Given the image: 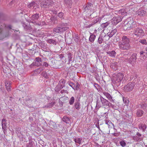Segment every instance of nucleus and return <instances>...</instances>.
<instances>
[{
    "label": "nucleus",
    "mask_w": 147,
    "mask_h": 147,
    "mask_svg": "<svg viewBox=\"0 0 147 147\" xmlns=\"http://www.w3.org/2000/svg\"><path fill=\"white\" fill-rule=\"evenodd\" d=\"M5 15L3 13L0 12V22L2 20H5Z\"/></svg>",
    "instance_id": "e433bc0d"
},
{
    "label": "nucleus",
    "mask_w": 147,
    "mask_h": 147,
    "mask_svg": "<svg viewBox=\"0 0 147 147\" xmlns=\"http://www.w3.org/2000/svg\"><path fill=\"white\" fill-rule=\"evenodd\" d=\"M58 27H59L61 28H63V31H65L69 29V27H67V23H60L58 25Z\"/></svg>",
    "instance_id": "f8f14e48"
},
{
    "label": "nucleus",
    "mask_w": 147,
    "mask_h": 147,
    "mask_svg": "<svg viewBox=\"0 0 147 147\" xmlns=\"http://www.w3.org/2000/svg\"><path fill=\"white\" fill-rule=\"evenodd\" d=\"M117 30L116 29H115L113 30H112L111 32L112 34L114 35L117 32Z\"/></svg>",
    "instance_id": "e2e57ef3"
},
{
    "label": "nucleus",
    "mask_w": 147,
    "mask_h": 147,
    "mask_svg": "<svg viewBox=\"0 0 147 147\" xmlns=\"http://www.w3.org/2000/svg\"><path fill=\"white\" fill-rule=\"evenodd\" d=\"M101 20V18H100L98 17L96 19H94L93 21L94 24H95L97 23H100Z\"/></svg>",
    "instance_id": "c03bdc74"
},
{
    "label": "nucleus",
    "mask_w": 147,
    "mask_h": 147,
    "mask_svg": "<svg viewBox=\"0 0 147 147\" xmlns=\"http://www.w3.org/2000/svg\"><path fill=\"white\" fill-rule=\"evenodd\" d=\"M135 35L137 36H141L144 35V32L142 29L137 27L134 31Z\"/></svg>",
    "instance_id": "9d476101"
},
{
    "label": "nucleus",
    "mask_w": 147,
    "mask_h": 147,
    "mask_svg": "<svg viewBox=\"0 0 147 147\" xmlns=\"http://www.w3.org/2000/svg\"><path fill=\"white\" fill-rule=\"evenodd\" d=\"M141 56L142 57H143L144 58H146L147 57V53L143 51H142L140 53Z\"/></svg>",
    "instance_id": "c9c22d12"
},
{
    "label": "nucleus",
    "mask_w": 147,
    "mask_h": 147,
    "mask_svg": "<svg viewBox=\"0 0 147 147\" xmlns=\"http://www.w3.org/2000/svg\"><path fill=\"white\" fill-rule=\"evenodd\" d=\"M102 102H96V107L99 108L102 106Z\"/></svg>",
    "instance_id": "37998d69"
},
{
    "label": "nucleus",
    "mask_w": 147,
    "mask_h": 147,
    "mask_svg": "<svg viewBox=\"0 0 147 147\" xmlns=\"http://www.w3.org/2000/svg\"><path fill=\"white\" fill-rule=\"evenodd\" d=\"M109 34L107 36H105V37H107V38L108 39V40H109V38L113 36V35L112 34V33L111 32L110 33H109Z\"/></svg>",
    "instance_id": "864d4df0"
},
{
    "label": "nucleus",
    "mask_w": 147,
    "mask_h": 147,
    "mask_svg": "<svg viewBox=\"0 0 147 147\" xmlns=\"http://www.w3.org/2000/svg\"><path fill=\"white\" fill-rule=\"evenodd\" d=\"M94 86L95 88L98 90H99L100 88V86L97 83H94Z\"/></svg>",
    "instance_id": "09e8293b"
},
{
    "label": "nucleus",
    "mask_w": 147,
    "mask_h": 147,
    "mask_svg": "<svg viewBox=\"0 0 147 147\" xmlns=\"http://www.w3.org/2000/svg\"><path fill=\"white\" fill-rule=\"evenodd\" d=\"M39 19V13H36L32 16L30 18V19L27 21L29 22L32 23L36 25L39 22L38 20Z\"/></svg>",
    "instance_id": "7ed1b4c3"
},
{
    "label": "nucleus",
    "mask_w": 147,
    "mask_h": 147,
    "mask_svg": "<svg viewBox=\"0 0 147 147\" xmlns=\"http://www.w3.org/2000/svg\"><path fill=\"white\" fill-rule=\"evenodd\" d=\"M133 139L137 141H139L142 139V137H139L137 136H134L133 138Z\"/></svg>",
    "instance_id": "ea45409f"
},
{
    "label": "nucleus",
    "mask_w": 147,
    "mask_h": 147,
    "mask_svg": "<svg viewBox=\"0 0 147 147\" xmlns=\"http://www.w3.org/2000/svg\"><path fill=\"white\" fill-rule=\"evenodd\" d=\"M31 11L29 9H23L21 11L20 13L24 14V16L26 19L25 16H27L28 17L30 16V13Z\"/></svg>",
    "instance_id": "4468645a"
},
{
    "label": "nucleus",
    "mask_w": 147,
    "mask_h": 147,
    "mask_svg": "<svg viewBox=\"0 0 147 147\" xmlns=\"http://www.w3.org/2000/svg\"><path fill=\"white\" fill-rule=\"evenodd\" d=\"M109 24V22L102 23L101 25V27L103 29L105 28L108 26Z\"/></svg>",
    "instance_id": "58836bf2"
},
{
    "label": "nucleus",
    "mask_w": 147,
    "mask_h": 147,
    "mask_svg": "<svg viewBox=\"0 0 147 147\" xmlns=\"http://www.w3.org/2000/svg\"><path fill=\"white\" fill-rule=\"evenodd\" d=\"M2 129L5 133V131H6L7 128V123L6 120L5 119H3L2 120Z\"/></svg>",
    "instance_id": "ddd939ff"
},
{
    "label": "nucleus",
    "mask_w": 147,
    "mask_h": 147,
    "mask_svg": "<svg viewBox=\"0 0 147 147\" xmlns=\"http://www.w3.org/2000/svg\"><path fill=\"white\" fill-rule=\"evenodd\" d=\"M54 3L51 0H46L45 1H42L40 3V6L43 8H48L49 9H51L53 6Z\"/></svg>",
    "instance_id": "f03ea898"
},
{
    "label": "nucleus",
    "mask_w": 147,
    "mask_h": 147,
    "mask_svg": "<svg viewBox=\"0 0 147 147\" xmlns=\"http://www.w3.org/2000/svg\"><path fill=\"white\" fill-rule=\"evenodd\" d=\"M27 7L28 8L31 9H32L35 11H38L39 9V5L34 1H33L27 5Z\"/></svg>",
    "instance_id": "20e7f679"
},
{
    "label": "nucleus",
    "mask_w": 147,
    "mask_h": 147,
    "mask_svg": "<svg viewBox=\"0 0 147 147\" xmlns=\"http://www.w3.org/2000/svg\"><path fill=\"white\" fill-rule=\"evenodd\" d=\"M50 20L51 21V23L50 24V25H53L57 23L58 20L56 17L52 16L50 18Z\"/></svg>",
    "instance_id": "a211bd4d"
},
{
    "label": "nucleus",
    "mask_w": 147,
    "mask_h": 147,
    "mask_svg": "<svg viewBox=\"0 0 147 147\" xmlns=\"http://www.w3.org/2000/svg\"><path fill=\"white\" fill-rule=\"evenodd\" d=\"M74 107L76 109L79 110L80 109V104L78 102H77L75 103Z\"/></svg>",
    "instance_id": "4c0bfd02"
},
{
    "label": "nucleus",
    "mask_w": 147,
    "mask_h": 147,
    "mask_svg": "<svg viewBox=\"0 0 147 147\" xmlns=\"http://www.w3.org/2000/svg\"><path fill=\"white\" fill-rule=\"evenodd\" d=\"M81 96H80L78 95L77 97H76V101H79L80 100V98Z\"/></svg>",
    "instance_id": "774afa93"
},
{
    "label": "nucleus",
    "mask_w": 147,
    "mask_h": 147,
    "mask_svg": "<svg viewBox=\"0 0 147 147\" xmlns=\"http://www.w3.org/2000/svg\"><path fill=\"white\" fill-rule=\"evenodd\" d=\"M67 58L68 60L67 64H69L70 63V62L72 61V58L73 57L72 55L70 53H67Z\"/></svg>",
    "instance_id": "cd10ccee"
},
{
    "label": "nucleus",
    "mask_w": 147,
    "mask_h": 147,
    "mask_svg": "<svg viewBox=\"0 0 147 147\" xmlns=\"http://www.w3.org/2000/svg\"><path fill=\"white\" fill-rule=\"evenodd\" d=\"M6 88L8 91H9L11 90V85L6 86Z\"/></svg>",
    "instance_id": "338daca9"
},
{
    "label": "nucleus",
    "mask_w": 147,
    "mask_h": 147,
    "mask_svg": "<svg viewBox=\"0 0 147 147\" xmlns=\"http://www.w3.org/2000/svg\"><path fill=\"white\" fill-rule=\"evenodd\" d=\"M128 57L129 56L128 54H124L123 55L122 57L125 58V60H127L128 59Z\"/></svg>",
    "instance_id": "bf43d9fd"
},
{
    "label": "nucleus",
    "mask_w": 147,
    "mask_h": 147,
    "mask_svg": "<svg viewBox=\"0 0 147 147\" xmlns=\"http://www.w3.org/2000/svg\"><path fill=\"white\" fill-rule=\"evenodd\" d=\"M107 55L111 57H115L116 54V53L114 51H108L107 52Z\"/></svg>",
    "instance_id": "c756f323"
},
{
    "label": "nucleus",
    "mask_w": 147,
    "mask_h": 147,
    "mask_svg": "<svg viewBox=\"0 0 147 147\" xmlns=\"http://www.w3.org/2000/svg\"><path fill=\"white\" fill-rule=\"evenodd\" d=\"M131 21L132 22L131 24V30H133L136 28L137 27L138 24L136 22L134 21L132 18H131Z\"/></svg>",
    "instance_id": "dca6fc26"
},
{
    "label": "nucleus",
    "mask_w": 147,
    "mask_h": 147,
    "mask_svg": "<svg viewBox=\"0 0 147 147\" xmlns=\"http://www.w3.org/2000/svg\"><path fill=\"white\" fill-rule=\"evenodd\" d=\"M38 45L41 48L42 47H44L46 45L45 43L42 42L41 41H40H40H38Z\"/></svg>",
    "instance_id": "de8ad7c7"
},
{
    "label": "nucleus",
    "mask_w": 147,
    "mask_h": 147,
    "mask_svg": "<svg viewBox=\"0 0 147 147\" xmlns=\"http://www.w3.org/2000/svg\"><path fill=\"white\" fill-rule=\"evenodd\" d=\"M34 62H33L30 65V67H32L34 66H41L42 63V61L41 58L38 57L35 58Z\"/></svg>",
    "instance_id": "423d86ee"
},
{
    "label": "nucleus",
    "mask_w": 147,
    "mask_h": 147,
    "mask_svg": "<svg viewBox=\"0 0 147 147\" xmlns=\"http://www.w3.org/2000/svg\"><path fill=\"white\" fill-rule=\"evenodd\" d=\"M73 38L76 42H78L79 41L80 37L78 34H75L73 36Z\"/></svg>",
    "instance_id": "473e14b6"
},
{
    "label": "nucleus",
    "mask_w": 147,
    "mask_h": 147,
    "mask_svg": "<svg viewBox=\"0 0 147 147\" xmlns=\"http://www.w3.org/2000/svg\"><path fill=\"white\" fill-rule=\"evenodd\" d=\"M63 28H61L58 27V25L57 27L53 29V31L56 33H62L63 32Z\"/></svg>",
    "instance_id": "5701e85b"
},
{
    "label": "nucleus",
    "mask_w": 147,
    "mask_h": 147,
    "mask_svg": "<svg viewBox=\"0 0 147 147\" xmlns=\"http://www.w3.org/2000/svg\"><path fill=\"white\" fill-rule=\"evenodd\" d=\"M140 82V80L138 78H135L133 80V82L131 83L134 84V85L135 86L136 84H139V82Z\"/></svg>",
    "instance_id": "79ce46f5"
},
{
    "label": "nucleus",
    "mask_w": 147,
    "mask_h": 147,
    "mask_svg": "<svg viewBox=\"0 0 147 147\" xmlns=\"http://www.w3.org/2000/svg\"><path fill=\"white\" fill-rule=\"evenodd\" d=\"M50 127L53 129H56L57 128V126L55 122L53 121H50L49 122Z\"/></svg>",
    "instance_id": "a878e982"
},
{
    "label": "nucleus",
    "mask_w": 147,
    "mask_h": 147,
    "mask_svg": "<svg viewBox=\"0 0 147 147\" xmlns=\"http://www.w3.org/2000/svg\"><path fill=\"white\" fill-rule=\"evenodd\" d=\"M32 28L30 25H29V26L27 25H26V26L25 28L24 29L27 30H29L32 29Z\"/></svg>",
    "instance_id": "680f3d73"
},
{
    "label": "nucleus",
    "mask_w": 147,
    "mask_h": 147,
    "mask_svg": "<svg viewBox=\"0 0 147 147\" xmlns=\"http://www.w3.org/2000/svg\"><path fill=\"white\" fill-rule=\"evenodd\" d=\"M119 12L120 13H121V14L122 15L125 16L127 14V12L125 11V10L123 9H120L119 11Z\"/></svg>",
    "instance_id": "3c124183"
},
{
    "label": "nucleus",
    "mask_w": 147,
    "mask_h": 147,
    "mask_svg": "<svg viewBox=\"0 0 147 147\" xmlns=\"http://www.w3.org/2000/svg\"><path fill=\"white\" fill-rule=\"evenodd\" d=\"M55 103V102H52L51 103H47V105L45 106V107L50 108L52 107Z\"/></svg>",
    "instance_id": "72a5a7b5"
},
{
    "label": "nucleus",
    "mask_w": 147,
    "mask_h": 147,
    "mask_svg": "<svg viewBox=\"0 0 147 147\" xmlns=\"http://www.w3.org/2000/svg\"><path fill=\"white\" fill-rule=\"evenodd\" d=\"M122 18L121 16H118L114 17L112 20V24L114 25H116L118 23L121 21Z\"/></svg>",
    "instance_id": "1a4fd4ad"
},
{
    "label": "nucleus",
    "mask_w": 147,
    "mask_h": 147,
    "mask_svg": "<svg viewBox=\"0 0 147 147\" xmlns=\"http://www.w3.org/2000/svg\"><path fill=\"white\" fill-rule=\"evenodd\" d=\"M144 111L138 109L137 110L136 115L138 117L142 116L144 114Z\"/></svg>",
    "instance_id": "c85d7f7f"
},
{
    "label": "nucleus",
    "mask_w": 147,
    "mask_h": 147,
    "mask_svg": "<svg viewBox=\"0 0 147 147\" xmlns=\"http://www.w3.org/2000/svg\"><path fill=\"white\" fill-rule=\"evenodd\" d=\"M90 35L89 38V40L92 42H93L96 38V36L92 33H90Z\"/></svg>",
    "instance_id": "7c9ffc66"
},
{
    "label": "nucleus",
    "mask_w": 147,
    "mask_h": 147,
    "mask_svg": "<svg viewBox=\"0 0 147 147\" xmlns=\"http://www.w3.org/2000/svg\"><path fill=\"white\" fill-rule=\"evenodd\" d=\"M123 78V74L121 73H119L116 75L114 80L116 83H119L122 80Z\"/></svg>",
    "instance_id": "6e6552de"
},
{
    "label": "nucleus",
    "mask_w": 147,
    "mask_h": 147,
    "mask_svg": "<svg viewBox=\"0 0 147 147\" xmlns=\"http://www.w3.org/2000/svg\"><path fill=\"white\" fill-rule=\"evenodd\" d=\"M103 36H100L99 37L98 39V42L99 44H101L102 43V41L103 40Z\"/></svg>",
    "instance_id": "a18cd8bd"
},
{
    "label": "nucleus",
    "mask_w": 147,
    "mask_h": 147,
    "mask_svg": "<svg viewBox=\"0 0 147 147\" xmlns=\"http://www.w3.org/2000/svg\"><path fill=\"white\" fill-rule=\"evenodd\" d=\"M127 20L128 21L127 23L123 26V28L124 30H130L131 24L132 23V22L131 21V18H128Z\"/></svg>",
    "instance_id": "9b49d317"
},
{
    "label": "nucleus",
    "mask_w": 147,
    "mask_h": 147,
    "mask_svg": "<svg viewBox=\"0 0 147 147\" xmlns=\"http://www.w3.org/2000/svg\"><path fill=\"white\" fill-rule=\"evenodd\" d=\"M117 63L116 62L111 63L110 66L113 69L116 71L117 69Z\"/></svg>",
    "instance_id": "4be33fe9"
},
{
    "label": "nucleus",
    "mask_w": 147,
    "mask_h": 147,
    "mask_svg": "<svg viewBox=\"0 0 147 147\" xmlns=\"http://www.w3.org/2000/svg\"><path fill=\"white\" fill-rule=\"evenodd\" d=\"M65 80H60L57 85L55 88V91L58 93L61 90L65 87L64 85Z\"/></svg>",
    "instance_id": "39448f33"
},
{
    "label": "nucleus",
    "mask_w": 147,
    "mask_h": 147,
    "mask_svg": "<svg viewBox=\"0 0 147 147\" xmlns=\"http://www.w3.org/2000/svg\"><path fill=\"white\" fill-rule=\"evenodd\" d=\"M13 98L11 97L10 96H7V99L6 100H13Z\"/></svg>",
    "instance_id": "69168bd1"
},
{
    "label": "nucleus",
    "mask_w": 147,
    "mask_h": 147,
    "mask_svg": "<svg viewBox=\"0 0 147 147\" xmlns=\"http://www.w3.org/2000/svg\"><path fill=\"white\" fill-rule=\"evenodd\" d=\"M64 4L67 7L71 8L72 5V0H64Z\"/></svg>",
    "instance_id": "6ab92c4d"
},
{
    "label": "nucleus",
    "mask_w": 147,
    "mask_h": 147,
    "mask_svg": "<svg viewBox=\"0 0 147 147\" xmlns=\"http://www.w3.org/2000/svg\"><path fill=\"white\" fill-rule=\"evenodd\" d=\"M138 15L141 16H144L146 14V11L144 10H141L138 11Z\"/></svg>",
    "instance_id": "2f4dec72"
},
{
    "label": "nucleus",
    "mask_w": 147,
    "mask_h": 147,
    "mask_svg": "<svg viewBox=\"0 0 147 147\" xmlns=\"http://www.w3.org/2000/svg\"><path fill=\"white\" fill-rule=\"evenodd\" d=\"M36 25H38L39 26H42L46 25V23L45 21H42L40 22H38V23H37Z\"/></svg>",
    "instance_id": "5fc2aeb1"
},
{
    "label": "nucleus",
    "mask_w": 147,
    "mask_h": 147,
    "mask_svg": "<svg viewBox=\"0 0 147 147\" xmlns=\"http://www.w3.org/2000/svg\"><path fill=\"white\" fill-rule=\"evenodd\" d=\"M103 94L109 100L113 101L114 100H115V99H113V97H112L109 94L105 92H104Z\"/></svg>",
    "instance_id": "b1692460"
},
{
    "label": "nucleus",
    "mask_w": 147,
    "mask_h": 147,
    "mask_svg": "<svg viewBox=\"0 0 147 147\" xmlns=\"http://www.w3.org/2000/svg\"><path fill=\"white\" fill-rule=\"evenodd\" d=\"M84 7L85 10H89L92 9L93 5L91 3L88 2L84 6Z\"/></svg>",
    "instance_id": "f3484780"
},
{
    "label": "nucleus",
    "mask_w": 147,
    "mask_h": 147,
    "mask_svg": "<svg viewBox=\"0 0 147 147\" xmlns=\"http://www.w3.org/2000/svg\"><path fill=\"white\" fill-rule=\"evenodd\" d=\"M63 16L64 13L62 12H60L58 14V16L61 19H64Z\"/></svg>",
    "instance_id": "603ef678"
},
{
    "label": "nucleus",
    "mask_w": 147,
    "mask_h": 147,
    "mask_svg": "<svg viewBox=\"0 0 147 147\" xmlns=\"http://www.w3.org/2000/svg\"><path fill=\"white\" fill-rule=\"evenodd\" d=\"M74 141L76 143H78L79 144H80L81 142L82 139L78 138H74Z\"/></svg>",
    "instance_id": "a19ab883"
},
{
    "label": "nucleus",
    "mask_w": 147,
    "mask_h": 147,
    "mask_svg": "<svg viewBox=\"0 0 147 147\" xmlns=\"http://www.w3.org/2000/svg\"><path fill=\"white\" fill-rule=\"evenodd\" d=\"M47 42L50 44H52L53 45H56L57 44V42L56 40L53 39H50L47 40Z\"/></svg>",
    "instance_id": "bb28decb"
},
{
    "label": "nucleus",
    "mask_w": 147,
    "mask_h": 147,
    "mask_svg": "<svg viewBox=\"0 0 147 147\" xmlns=\"http://www.w3.org/2000/svg\"><path fill=\"white\" fill-rule=\"evenodd\" d=\"M147 107V103L143 102L141 104V107L143 109H145Z\"/></svg>",
    "instance_id": "49530a36"
},
{
    "label": "nucleus",
    "mask_w": 147,
    "mask_h": 147,
    "mask_svg": "<svg viewBox=\"0 0 147 147\" xmlns=\"http://www.w3.org/2000/svg\"><path fill=\"white\" fill-rule=\"evenodd\" d=\"M49 64L46 62L44 61H42V63L41 66H45V67H47L48 66Z\"/></svg>",
    "instance_id": "13d9d810"
},
{
    "label": "nucleus",
    "mask_w": 147,
    "mask_h": 147,
    "mask_svg": "<svg viewBox=\"0 0 147 147\" xmlns=\"http://www.w3.org/2000/svg\"><path fill=\"white\" fill-rule=\"evenodd\" d=\"M62 120V121L66 123H69L71 121L70 118L65 115L63 117Z\"/></svg>",
    "instance_id": "393cba45"
},
{
    "label": "nucleus",
    "mask_w": 147,
    "mask_h": 147,
    "mask_svg": "<svg viewBox=\"0 0 147 147\" xmlns=\"http://www.w3.org/2000/svg\"><path fill=\"white\" fill-rule=\"evenodd\" d=\"M139 42L143 45H146L147 44L146 40L145 39H140L139 40Z\"/></svg>",
    "instance_id": "8fccbe9b"
},
{
    "label": "nucleus",
    "mask_w": 147,
    "mask_h": 147,
    "mask_svg": "<svg viewBox=\"0 0 147 147\" xmlns=\"http://www.w3.org/2000/svg\"><path fill=\"white\" fill-rule=\"evenodd\" d=\"M68 87L62 89L61 91L58 93L59 94H62V95L65 96V93L68 94L69 93Z\"/></svg>",
    "instance_id": "412c9836"
},
{
    "label": "nucleus",
    "mask_w": 147,
    "mask_h": 147,
    "mask_svg": "<svg viewBox=\"0 0 147 147\" xmlns=\"http://www.w3.org/2000/svg\"><path fill=\"white\" fill-rule=\"evenodd\" d=\"M136 59V54H133L129 60V62L130 64H132L135 61Z\"/></svg>",
    "instance_id": "2eb2a0df"
},
{
    "label": "nucleus",
    "mask_w": 147,
    "mask_h": 147,
    "mask_svg": "<svg viewBox=\"0 0 147 147\" xmlns=\"http://www.w3.org/2000/svg\"><path fill=\"white\" fill-rule=\"evenodd\" d=\"M6 28H9V30H13L14 31V32H15V31H16V30H15L13 29H12L11 28L12 26L10 25H8V26H6Z\"/></svg>",
    "instance_id": "052dcab7"
},
{
    "label": "nucleus",
    "mask_w": 147,
    "mask_h": 147,
    "mask_svg": "<svg viewBox=\"0 0 147 147\" xmlns=\"http://www.w3.org/2000/svg\"><path fill=\"white\" fill-rule=\"evenodd\" d=\"M129 39L125 36H123L122 38L121 41L118 43L119 48L122 50L127 51L130 49Z\"/></svg>",
    "instance_id": "f257e3e1"
},
{
    "label": "nucleus",
    "mask_w": 147,
    "mask_h": 147,
    "mask_svg": "<svg viewBox=\"0 0 147 147\" xmlns=\"http://www.w3.org/2000/svg\"><path fill=\"white\" fill-rule=\"evenodd\" d=\"M44 69L43 67H40L36 70V72L38 73H40L41 71Z\"/></svg>",
    "instance_id": "4d7b16f0"
},
{
    "label": "nucleus",
    "mask_w": 147,
    "mask_h": 147,
    "mask_svg": "<svg viewBox=\"0 0 147 147\" xmlns=\"http://www.w3.org/2000/svg\"><path fill=\"white\" fill-rule=\"evenodd\" d=\"M42 49L44 51H46V52L48 51L47 49V47H46V45L45 46H44V47H42Z\"/></svg>",
    "instance_id": "0e129e2a"
},
{
    "label": "nucleus",
    "mask_w": 147,
    "mask_h": 147,
    "mask_svg": "<svg viewBox=\"0 0 147 147\" xmlns=\"http://www.w3.org/2000/svg\"><path fill=\"white\" fill-rule=\"evenodd\" d=\"M138 127L140 130H142L143 132H144L145 131L147 126L145 124L140 123L138 125Z\"/></svg>",
    "instance_id": "aec40b11"
},
{
    "label": "nucleus",
    "mask_w": 147,
    "mask_h": 147,
    "mask_svg": "<svg viewBox=\"0 0 147 147\" xmlns=\"http://www.w3.org/2000/svg\"><path fill=\"white\" fill-rule=\"evenodd\" d=\"M120 145L122 147H124L125 146L126 144L124 141L122 140L120 142Z\"/></svg>",
    "instance_id": "6e6d98bb"
},
{
    "label": "nucleus",
    "mask_w": 147,
    "mask_h": 147,
    "mask_svg": "<svg viewBox=\"0 0 147 147\" xmlns=\"http://www.w3.org/2000/svg\"><path fill=\"white\" fill-rule=\"evenodd\" d=\"M67 83L69 85V86H71L74 90L76 89V85L74 83L71 82L70 81H68Z\"/></svg>",
    "instance_id": "f704fd0d"
},
{
    "label": "nucleus",
    "mask_w": 147,
    "mask_h": 147,
    "mask_svg": "<svg viewBox=\"0 0 147 147\" xmlns=\"http://www.w3.org/2000/svg\"><path fill=\"white\" fill-rule=\"evenodd\" d=\"M134 83L129 82L124 86V90L126 92L131 91L134 88Z\"/></svg>",
    "instance_id": "0eeeda50"
}]
</instances>
